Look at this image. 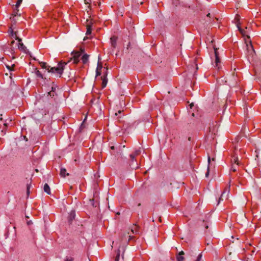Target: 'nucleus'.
<instances>
[{
    "mask_svg": "<svg viewBox=\"0 0 261 261\" xmlns=\"http://www.w3.org/2000/svg\"><path fill=\"white\" fill-rule=\"evenodd\" d=\"M39 64L42 68H44L47 70L48 72L53 73H57L59 77H61L63 72L64 67L67 64V63L61 61L58 63V67L51 68L50 66H47L46 65V63L45 62H40Z\"/></svg>",
    "mask_w": 261,
    "mask_h": 261,
    "instance_id": "f257e3e1",
    "label": "nucleus"
},
{
    "mask_svg": "<svg viewBox=\"0 0 261 261\" xmlns=\"http://www.w3.org/2000/svg\"><path fill=\"white\" fill-rule=\"evenodd\" d=\"M245 41L248 55L253 57V55L255 54V50L253 48V45H252L251 40H250V37L249 36H247V38L245 39Z\"/></svg>",
    "mask_w": 261,
    "mask_h": 261,
    "instance_id": "f03ea898",
    "label": "nucleus"
},
{
    "mask_svg": "<svg viewBox=\"0 0 261 261\" xmlns=\"http://www.w3.org/2000/svg\"><path fill=\"white\" fill-rule=\"evenodd\" d=\"M141 153V150L140 149L136 150L134 153L130 154V162L129 163V166L133 169H137L138 168V166L137 164H135V158L136 156L139 155Z\"/></svg>",
    "mask_w": 261,
    "mask_h": 261,
    "instance_id": "7ed1b4c3",
    "label": "nucleus"
},
{
    "mask_svg": "<svg viewBox=\"0 0 261 261\" xmlns=\"http://www.w3.org/2000/svg\"><path fill=\"white\" fill-rule=\"evenodd\" d=\"M84 52V50L81 49V51H73L71 53L72 57L71 58V60H73V63L76 64L80 61V57L81 56L82 53Z\"/></svg>",
    "mask_w": 261,
    "mask_h": 261,
    "instance_id": "20e7f679",
    "label": "nucleus"
},
{
    "mask_svg": "<svg viewBox=\"0 0 261 261\" xmlns=\"http://www.w3.org/2000/svg\"><path fill=\"white\" fill-rule=\"evenodd\" d=\"M12 36L13 37L15 36V39L18 40V48L19 49L22 50V51H25L26 49H27V48L24 45V44L21 42V41H22L21 39L19 38L17 36L16 33V32H14V33L12 32Z\"/></svg>",
    "mask_w": 261,
    "mask_h": 261,
    "instance_id": "39448f33",
    "label": "nucleus"
},
{
    "mask_svg": "<svg viewBox=\"0 0 261 261\" xmlns=\"http://www.w3.org/2000/svg\"><path fill=\"white\" fill-rule=\"evenodd\" d=\"M230 185H229V186L228 187H226L224 191L223 192V193H222L220 197L219 198V201H218V203H219L220 201L221 200H223V197L224 196V195L226 194V197H225V199H228V194L229 193V192H230Z\"/></svg>",
    "mask_w": 261,
    "mask_h": 261,
    "instance_id": "423d86ee",
    "label": "nucleus"
},
{
    "mask_svg": "<svg viewBox=\"0 0 261 261\" xmlns=\"http://www.w3.org/2000/svg\"><path fill=\"white\" fill-rule=\"evenodd\" d=\"M235 20H236V25L237 28H238V30L240 33L242 34V35L245 36V31L242 29L240 27V22H239L240 20V16L237 15L235 17Z\"/></svg>",
    "mask_w": 261,
    "mask_h": 261,
    "instance_id": "0eeeda50",
    "label": "nucleus"
},
{
    "mask_svg": "<svg viewBox=\"0 0 261 261\" xmlns=\"http://www.w3.org/2000/svg\"><path fill=\"white\" fill-rule=\"evenodd\" d=\"M215 66L218 67V68H220L219 64L220 63V59L219 57L218 52L217 51V48H215Z\"/></svg>",
    "mask_w": 261,
    "mask_h": 261,
    "instance_id": "6e6552de",
    "label": "nucleus"
},
{
    "mask_svg": "<svg viewBox=\"0 0 261 261\" xmlns=\"http://www.w3.org/2000/svg\"><path fill=\"white\" fill-rule=\"evenodd\" d=\"M107 70H108V69L107 68L106 71L104 75H103V76L101 77V79L102 80V84H101L102 88H104L105 87H106V86L107 84V83H108V79L107 77Z\"/></svg>",
    "mask_w": 261,
    "mask_h": 261,
    "instance_id": "1a4fd4ad",
    "label": "nucleus"
},
{
    "mask_svg": "<svg viewBox=\"0 0 261 261\" xmlns=\"http://www.w3.org/2000/svg\"><path fill=\"white\" fill-rule=\"evenodd\" d=\"M111 46L113 47V48H115L117 46V37L116 36H112L111 39Z\"/></svg>",
    "mask_w": 261,
    "mask_h": 261,
    "instance_id": "9d476101",
    "label": "nucleus"
},
{
    "mask_svg": "<svg viewBox=\"0 0 261 261\" xmlns=\"http://www.w3.org/2000/svg\"><path fill=\"white\" fill-rule=\"evenodd\" d=\"M87 22V31L86 35H90L91 33V25L92 22L91 21H89L88 20H86Z\"/></svg>",
    "mask_w": 261,
    "mask_h": 261,
    "instance_id": "9b49d317",
    "label": "nucleus"
},
{
    "mask_svg": "<svg viewBox=\"0 0 261 261\" xmlns=\"http://www.w3.org/2000/svg\"><path fill=\"white\" fill-rule=\"evenodd\" d=\"M185 253L183 251H181L180 252H179L176 255L177 261H184V257L183 256V255Z\"/></svg>",
    "mask_w": 261,
    "mask_h": 261,
    "instance_id": "f8f14e48",
    "label": "nucleus"
},
{
    "mask_svg": "<svg viewBox=\"0 0 261 261\" xmlns=\"http://www.w3.org/2000/svg\"><path fill=\"white\" fill-rule=\"evenodd\" d=\"M131 231L133 233L139 234V227L138 226H137L136 224H134L133 227L131 228Z\"/></svg>",
    "mask_w": 261,
    "mask_h": 261,
    "instance_id": "ddd939ff",
    "label": "nucleus"
},
{
    "mask_svg": "<svg viewBox=\"0 0 261 261\" xmlns=\"http://www.w3.org/2000/svg\"><path fill=\"white\" fill-rule=\"evenodd\" d=\"M102 68V66L101 64L99 63L97 64V67L96 71V76H99L101 74V70Z\"/></svg>",
    "mask_w": 261,
    "mask_h": 261,
    "instance_id": "4468645a",
    "label": "nucleus"
},
{
    "mask_svg": "<svg viewBox=\"0 0 261 261\" xmlns=\"http://www.w3.org/2000/svg\"><path fill=\"white\" fill-rule=\"evenodd\" d=\"M75 217V211H71L69 216L68 217V220L70 222H71L73 219H74Z\"/></svg>",
    "mask_w": 261,
    "mask_h": 261,
    "instance_id": "2eb2a0df",
    "label": "nucleus"
},
{
    "mask_svg": "<svg viewBox=\"0 0 261 261\" xmlns=\"http://www.w3.org/2000/svg\"><path fill=\"white\" fill-rule=\"evenodd\" d=\"M88 59H89V55L87 54H84L81 58V60L84 64H85L88 62Z\"/></svg>",
    "mask_w": 261,
    "mask_h": 261,
    "instance_id": "dca6fc26",
    "label": "nucleus"
},
{
    "mask_svg": "<svg viewBox=\"0 0 261 261\" xmlns=\"http://www.w3.org/2000/svg\"><path fill=\"white\" fill-rule=\"evenodd\" d=\"M60 174L63 177H65L66 175H69V173H66V170L63 168L61 169Z\"/></svg>",
    "mask_w": 261,
    "mask_h": 261,
    "instance_id": "f3484780",
    "label": "nucleus"
},
{
    "mask_svg": "<svg viewBox=\"0 0 261 261\" xmlns=\"http://www.w3.org/2000/svg\"><path fill=\"white\" fill-rule=\"evenodd\" d=\"M43 189H44V191L46 193H47L48 194H50L51 192H50V188L47 184H45L44 185Z\"/></svg>",
    "mask_w": 261,
    "mask_h": 261,
    "instance_id": "a211bd4d",
    "label": "nucleus"
},
{
    "mask_svg": "<svg viewBox=\"0 0 261 261\" xmlns=\"http://www.w3.org/2000/svg\"><path fill=\"white\" fill-rule=\"evenodd\" d=\"M231 162L232 163L236 164L237 165H240V162L239 161V159H238V156H233V157L232 158V159L231 160Z\"/></svg>",
    "mask_w": 261,
    "mask_h": 261,
    "instance_id": "6ab92c4d",
    "label": "nucleus"
},
{
    "mask_svg": "<svg viewBox=\"0 0 261 261\" xmlns=\"http://www.w3.org/2000/svg\"><path fill=\"white\" fill-rule=\"evenodd\" d=\"M210 222L208 219L203 220V225L204 226V227L206 229H207L208 228V225L210 224Z\"/></svg>",
    "mask_w": 261,
    "mask_h": 261,
    "instance_id": "aec40b11",
    "label": "nucleus"
},
{
    "mask_svg": "<svg viewBox=\"0 0 261 261\" xmlns=\"http://www.w3.org/2000/svg\"><path fill=\"white\" fill-rule=\"evenodd\" d=\"M19 12V10L18 9V8H16V9L14 10V13L12 14V15L14 16H20V14L18 13Z\"/></svg>",
    "mask_w": 261,
    "mask_h": 261,
    "instance_id": "412c9836",
    "label": "nucleus"
},
{
    "mask_svg": "<svg viewBox=\"0 0 261 261\" xmlns=\"http://www.w3.org/2000/svg\"><path fill=\"white\" fill-rule=\"evenodd\" d=\"M35 74L38 77L43 79V75L39 70H36Z\"/></svg>",
    "mask_w": 261,
    "mask_h": 261,
    "instance_id": "4be33fe9",
    "label": "nucleus"
},
{
    "mask_svg": "<svg viewBox=\"0 0 261 261\" xmlns=\"http://www.w3.org/2000/svg\"><path fill=\"white\" fill-rule=\"evenodd\" d=\"M74 260V257L72 256H66L64 259V261H73Z\"/></svg>",
    "mask_w": 261,
    "mask_h": 261,
    "instance_id": "5701e85b",
    "label": "nucleus"
},
{
    "mask_svg": "<svg viewBox=\"0 0 261 261\" xmlns=\"http://www.w3.org/2000/svg\"><path fill=\"white\" fill-rule=\"evenodd\" d=\"M237 166L238 165H232V166H231V171H233V172H236L237 170Z\"/></svg>",
    "mask_w": 261,
    "mask_h": 261,
    "instance_id": "b1692460",
    "label": "nucleus"
},
{
    "mask_svg": "<svg viewBox=\"0 0 261 261\" xmlns=\"http://www.w3.org/2000/svg\"><path fill=\"white\" fill-rule=\"evenodd\" d=\"M30 186L31 185H29V184H28L27 185V195H28V196L30 194Z\"/></svg>",
    "mask_w": 261,
    "mask_h": 261,
    "instance_id": "393cba45",
    "label": "nucleus"
},
{
    "mask_svg": "<svg viewBox=\"0 0 261 261\" xmlns=\"http://www.w3.org/2000/svg\"><path fill=\"white\" fill-rule=\"evenodd\" d=\"M21 2H22V0H18L17 3H16V4L15 5V7L18 8V7L21 4Z\"/></svg>",
    "mask_w": 261,
    "mask_h": 261,
    "instance_id": "a878e982",
    "label": "nucleus"
},
{
    "mask_svg": "<svg viewBox=\"0 0 261 261\" xmlns=\"http://www.w3.org/2000/svg\"><path fill=\"white\" fill-rule=\"evenodd\" d=\"M120 257V251H119L118 253H117V256H116L115 258V261H119Z\"/></svg>",
    "mask_w": 261,
    "mask_h": 261,
    "instance_id": "bb28decb",
    "label": "nucleus"
},
{
    "mask_svg": "<svg viewBox=\"0 0 261 261\" xmlns=\"http://www.w3.org/2000/svg\"><path fill=\"white\" fill-rule=\"evenodd\" d=\"M55 95V92H48V96H50V97H53Z\"/></svg>",
    "mask_w": 261,
    "mask_h": 261,
    "instance_id": "cd10ccee",
    "label": "nucleus"
},
{
    "mask_svg": "<svg viewBox=\"0 0 261 261\" xmlns=\"http://www.w3.org/2000/svg\"><path fill=\"white\" fill-rule=\"evenodd\" d=\"M126 234L125 233H123L121 235V238H120V241L122 242L123 241L124 238L125 237Z\"/></svg>",
    "mask_w": 261,
    "mask_h": 261,
    "instance_id": "c85d7f7f",
    "label": "nucleus"
},
{
    "mask_svg": "<svg viewBox=\"0 0 261 261\" xmlns=\"http://www.w3.org/2000/svg\"><path fill=\"white\" fill-rule=\"evenodd\" d=\"M202 257V254H199L198 256H197V258L195 261H200Z\"/></svg>",
    "mask_w": 261,
    "mask_h": 261,
    "instance_id": "c756f323",
    "label": "nucleus"
},
{
    "mask_svg": "<svg viewBox=\"0 0 261 261\" xmlns=\"http://www.w3.org/2000/svg\"><path fill=\"white\" fill-rule=\"evenodd\" d=\"M209 173H210V169H209V166H208L207 169V171L205 173V176L206 177H207L208 176Z\"/></svg>",
    "mask_w": 261,
    "mask_h": 261,
    "instance_id": "7c9ffc66",
    "label": "nucleus"
},
{
    "mask_svg": "<svg viewBox=\"0 0 261 261\" xmlns=\"http://www.w3.org/2000/svg\"><path fill=\"white\" fill-rule=\"evenodd\" d=\"M122 112H123V111L119 110L117 112H116V113H115V115L116 116H118V114H121Z\"/></svg>",
    "mask_w": 261,
    "mask_h": 261,
    "instance_id": "2f4dec72",
    "label": "nucleus"
},
{
    "mask_svg": "<svg viewBox=\"0 0 261 261\" xmlns=\"http://www.w3.org/2000/svg\"><path fill=\"white\" fill-rule=\"evenodd\" d=\"M91 2V0H84V2L86 4H88Z\"/></svg>",
    "mask_w": 261,
    "mask_h": 261,
    "instance_id": "473e14b6",
    "label": "nucleus"
},
{
    "mask_svg": "<svg viewBox=\"0 0 261 261\" xmlns=\"http://www.w3.org/2000/svg\"><path fill=\"white\" fill-rule=\"evenodd\" d=\"M32 224H33V222L31 220L27 222V224L28 225H30Z\"/></svg>",
    "mask_w": 261,
    "mask_h": 261,
    "instance_id": "72a5a7b5",
    "label": "nucleus"
},
{
    "mask_svg": "<svg viewBox=\"0 0 261 261\" xmlns=\"http://www.w3.org/2000/svg\"><path fill=\"white\" fill-rule=\"evenodd\" d=\"M56 90V88H54V87H52L51 88V91H50V92H55V91Z\"/></svg>",
    "mask_w": 261,
    "mask_h": 261,
    "instance_id": "f704fd0d",
    "label": "nucleus"
},
{
    "mask_svg": "<svg viewBox=\"0 0 261 261\" xmlns=\"http://www.w3.org/2000/svg\"><path fill=\"white\" fill-rule=\"evenodd\" d=\"M207 17H208L210 18H211V16H212V15L211 13H208L207 15H206Z\"/></svg>",
    "mask_w": 261,
    "mask_h": 261,
    "instance_id": "c9c22d12",
    "label": "nucleus"
},
{
    "mask_svg": "<svg viewBox=\"0 0 261 261\" xmlns=\"http://www.w3.org/2000/svg\"><path fill=\"white\" fill-rule=\"evenodd\" d=\"M7 67L9 70H12V69H11V67H10V66H7Z\"/></svg>",
    "mask_w": 261,
    "mask_h": 261,
    "instance_id": "e433bc0d",
    "label": "nucleus"
},
{
    "mask_svg": "<svg viewBox=\"0 0 261 261\" xmlns=\"http://www.w3.org/2000/svg\"><path fill=\"white\" fill-rule=\"evenodd\" d=\"M210 161H211L210 158V157H208V164H210Z\"/></svg>",
    "mask_w": 261,
    "mask_h": 261,
    "instance_id": "4c0bfd02",
    "label": "nucleus"
},
{
    "mask_svg": "<svg viewBox=\"0 0 261 261\" xmlns=\"http://www.w3.org/2000/svg\"><path fill=\"white\" fill-rule=\"evenodd\" d=\"M14 43H15V41H12L11 42V45H12V44H13Z\"/></svg>",
    "mask_w": 261,
    "mask_h": 261,
    "instance_id": "58836bf2",
    "label": "nucleus"
},
{
    "mask_svg": "<svg viewBox=\"0 0 261 261\" xmlns=\"http://www.w3.org/2000/svg\"><path fill=\"white\" fill-rule=\"evenodd\" d=\"M120 118H121V116L118 117L117 118L118 120V121H120Z\"/></svg>",
    "mask_w": 261,
    "mask_h": 261,
    "instance_id": "ea45409f",
    "label": "nucleus"
},
{
    "mask_svg": "<svg viewBox=\"0 0 261 261\" xmlns=\"http://www.w3.org/2000/svg\"><path fill=\"white\" fill-rule=\"evenodd\" d=\"M188 140H189V141H191V137H189L188 138Z\"/></svg>",
    "mask_w": 261,
    "mask_h": 261,
    "instance_id": "a19ab883",
    "label": "nucleus"
},
{
    "mask_svg": "<svg viewBox=\"0 0 261 261\" xmlns=\"http://www.w3.org/2000/svg\"><path fill=\"white\" fill-rule=\"evenodd\" d=\"M259 155L258 154H256V158L258 159Z\"/></svg>",
    "mask_w": 261,
    "mask_h": 261,
    "instance_id": "79ce46f5",
    "label": "nucleus"
},
{
    "mask_svg": "<svg viewBox=\"0 0 261 261\" xmlns=\"http://www.w3.org/2000/svg\"><path fill=\"white\" fill-rule=\"evenodd\" d=\"M190 106V108H192V106H193V104L191 103Z\"/></svg>",
    "mask_w": 261,
    "mask_h": 261,
    "instance_id": "37998d69",
    "label": "nucleus"
},
{
    "mask_svg": "<svg viewBox=\"0 0 261 261\" xmlns=\"http://www.w3.org/2000/svg\"><path fill=\"white\" fill-rule=\"evenodd\" d=\"M24 138L26 141H28V139L26 138L25 136H24Z\"/></svg>",
    "mask_w": 261,
    "mask_h": 261,
    "instance_id": "c03bdc74",
    "label": "nucleus"
},
{
    "mask_svg": "<svg viewBox=\"0 0 261 261\" xmlns=\"http://www.w3.org/2000/svg\"><path fill=\"white\" fill-rule=\"evenodd\" d=\"M225 197H226V196H225V195H224V196L223 197V200L224 199V198L225 199Z\"/></svg>",
    "mask_w": 261,
    "mask_h": 261,
    "instance_id": "a18cd8bd",
    "label": "nucleus"
},
{
    "mask_svg": "<svg viewBox=\"0 0 261 261\" xmlns=\"http://www.w3.org/2000/svg\"><path fill=\"white\" fill-rule=\"evenodd\" d=\"M111 149H114V146H112V147H111Z\"/></svg>",
    "mask_w": 261,
    "mask_h": 261,
    "instance_id": "49530a36",
    "label": "nucleus"
},
{
    "mask_svg": "<svg viewBox=\"0 0 261 261\" xmlns=\"http://www.w3.org/2000/svg\"><path fill=\"white\" fill-rule=\"evenodd\" d=\"M128 237H129V240H130L132 239V237H130V236H129Z\"/></svg>",
    "mask_w": 261,
    "mask_h": 261,
    "instance_id": "de8ad7c7",
    "label": "nucleus"
},
{
    "mask_svg": "<svg viewBox=\"0 0 261 261\" xmlns=\"http://www.w3.org/2000/svg\"><path fill=\"white\" fill-rule=\"evenodd\" d=\"M14 67H15V65H14V64H13V65L12 66V68H14Z\"/></svg>",
    "mask_w": 261,
    "mask_h": 261,
    "instance_id": "09e8293b",
    "label": "nucleus"
},
{
    "mask_svg": "<svg viewBox=\"0 0 261 261\" xmlns=\"http://www.w3.org/2000/svg\"><path fill=\"white\" fill-rule=\"evenodd\" d=\"M194 115H194V113H192V116L193 117H194Z\"/></svg>",
    "mask_w": 261,
    "mask_h": 261,
    "instance_id": "8fccbe9b",
    "label": "nucleus"
},
{
    "mask_svg": "<svg viewBox=\"0 0 261 261\" xmlns=\"http://www.w3.org/2000/svg\"><path fill=\"white\" fill-rule=\"evenodd\" d=\"M4 125H5V126H7V124H6V123H4Z\"/></svg>",
    "mask_w": 261,
    "mask_h": 261,
    "instance_id": "3c124183",
    "label": "nucleus"
},
{
    "mask_svg": "<svg viewBox=\"0 0 261 261\" xmlns=\"http://www.w3.org/2000/svg\"><path fill=\"white\" fill-rule=\"evenodd\" d=\"M215 18H216V19L217 20H219V19H218V18H217V17H216Z\"/></svg>",
    "mask_w": 261,
    "mask_h": 261,
    "instance_id": "603ef678",
    "label": "nucleus"
},
{
    "mask_svg": "<svg viewBox=\"0 0 261 261\" xmlns=\"http://www.w3.org/2000/svg\"><path fill=\"white\" fill-rule=\"evenodd\" d=\"M196 69H197V70L198 69L197 65H196Z\"/></svg>",
    "mask_w": 261,
    "mask_h": 261,
    "instance_id": "864d4df0",
    "label": "nucleus"
},
{
    "mask_svg": "<svg viewBox=\"0 0 261 261\" xmlns=\"http://www.w3.org/2000/svg\"><path fill=\"white\" fill-rule=\"evenodd\" d=\"M83 124H81V127H82L83 126Z\"/></svg>",
    "mask_w": 261,
    "mask_h": 261,
    "instance_id": "5fc2aeb1",
    "label": "nucleus"
}]
</instances>
